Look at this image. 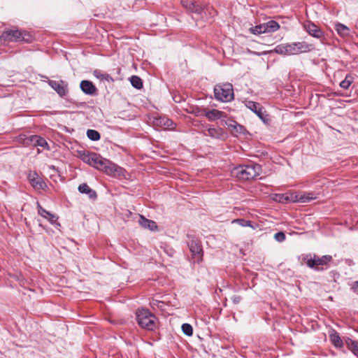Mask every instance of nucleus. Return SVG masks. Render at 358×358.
<instances>
[{
    "label": "nucleus",
    "mask_w": 358,
    "mask_h": 358,
    "mask_svg": "<svg viewBox=\"0 0 358 358\" xmlns=\"http://www.w3.org/2000/svg\"><path fill=\"white\" fill-rule=\"evenodd\" d=\"M316 197L313 192L292 193V202L307 203L315 199Z\"/></svg>",
    "instance_id": "obj_12"
},
{
    "label": "nucleus",
    "mask_w": 358,
    "mask_h": 358,
    "mask_svg": "<svg viewBox=\"0 0 358 358\" xmlns=\"http://www.w3.org/2000/svg\"><path fill=\"white\" fill-rule=\"evenodd\" d=\"M139 224L142 227L148 229L150 231H155L158 227L157 223L155 221L148 220L143 215H140Z\"/></svg>",
    "instance_id": "obj_18"
},
{
    "label": "nucleus",
    "mask_w": 358,
    "mask_h": 358,
    "mask_svg": "<svg viewBox=\"0 0 358 358\" xmlns=\"http://www.w3.org/2000/svg\"><path fill=\"white\" fill-rule=\"evenodd\" d=\"M302 259L308 268L320 272L328 268L329 263L333 261V257L329 255L320 257L315 254H309L303 257Z\"/></svg>",
    "instance_id": "obj_2"
},
{
    "label": "nucleus",
    "mask_w": 358,
    "mask_h": 358,
    "mask_svg": "<svg viewBox=\"0 0 358 358\" xmlns=\"http://www.w3.org/2000/svg\"><path fill=\"white\" fill-rule=\"evenodd\" d=\"M201 115L210 121H215L227 117V114L224 112L217 109L208 110L204 108L201 110Z\"/></svg>",
    "instance_id": "obj_13"
},
{
    "label": "nucleus",
    "mask_w": 358,
    "mask_h": 358,
    "mask_svg": "<svg viewBox=\"0 0 358 358\" xmlns=\"http://www.w3.org/2000/svg\"><path fill=\"white\" fill-rule=\"evenodd\" d=\"M81 90L87 95H96L98 90L92 82L87 80H82L80 84Z\"/></svg>",
    "instance_id": "obj_15"
},
{
    "label": "nucleus",
    "mask_w": 358,
    "mask_h": 358,
    "mask_svg": "<svg viewBox=\"0 0 358 358\" xmlns=\"http://www.w3.org/2000/svg\"><path fill=\"white\" fill-rule=\"evenodd\" d=\"M261 171L262 168L260 165L257 164H250L236 167L233 173L238 178L248 180L255 179L259 176Z\"/></svg>",
    "instance_id": "obj_3"
},
{
    "label": "nucleus",
    "mask_w": 358,
    "mask_h": 358,
    "mask_svg": "<svg viewBox=\"0 0 358 358\" xmlns=\"http://www.w3.org/2000/svg\"><path fill=\"white\" fill-rule=\"evenodd\" d=\"M30 141L34 145H38V146L42 147L43 148H47L48 149V145L46 140L39 136H37V135L31 136L30 137Z\"/></svg>",
    "instance_id": "obj_23"
},
{
    "label": "nucleus",
    "mask_w": 358,
    "mask_h": 358,
    "mask_svg": "<svg viewBox=\"0 0 358 358\" xmlns=\"http://www.w3.org/2000/svg\"><path fill=\"white\" fill-rule=\"evenodd\" d=\"M306 31L312 36L321 38L324 36L323 31L315 24L308 22L303 25Z\"/></svg>",
    "instance_id": "obj_14"
},
{
    "label": "nucleus",
    "mask_w": 358,
    "mask_h": 358,
    "mask_svg": "<svg viewBox=\"0 0 358 358\" xmlns=\"http://www.w3.org/2000/svg\"><path fill=\"white\" fill-rule=\"evenodd\" d=\"M78 191L82 194H86L90 199H96L97 197L96 192L91 189L87 184L83 183L79 185Z\"/></svg>",
    "instance_id": "obj_20"
},
{
    "label": "nucleus",
    "mask_w": 358,
    "mask_h": 358,
    "mask_svg": "<svg viewBox=\"0 0 358 358\" xmlns=\"http://www.w3.org/2000/svg\"><path fill=\"white\" fill-rule=\"evenodd\" d=\"M353 82V77L348 74L345 79L340 83V87L344 90H348Z\"/></svg>",
    "instance_id": "obj_30"
},
{
    "label": "nucleus",
    "mask_w": 358,
    "mask_h": 358,
    "mask_svg": "<svg viewBox=\"0 0 358 358\" xmlns=\"http://www.w3.org/2000/svg\"><path fill=\"white\" fill-rule=\"evenodd\" d=\"M231 299L234 304H238L241 301L242 297L241 296L234 295L231 296Z\"/></svg>",
    "instance_id": "obj_38"
},
{
    "label": "nucleus",
    "mask_w": 358,
    "mask_h": 358,
    "mask_svg": "<svg viewBox=\"0 0 358 358\" xmlns=\"http://www.w3.org/2000/svg\"><path fill=\"white\" fill-rule=\"evenodd\" d=\"M215 98L222 102H229L234 100L233 86L230 83L216 85L214 87Z\"/></svg>",
    "instance_id": "obj_5"
},
{
    "label": "nucleus",
    "mask_w": 358,
    "mask_h": 358,
    "mask_svg": "<svg viewBox=\"0 0 358 358\" xmlns=\"http://www.w3.org/2000/svg\"><path fill=\"white\" fill-rule=\"evenodd\" d=\"M189 241L187 245L192 253V258L194 263H200L203 261V251L201 242L194 236H187Z\"/></svg>",
    "instance_id": "obj_7"
},
{
    "label": "nucleus",
    "mask_w": 358,
    "mask_h": 358,
    "mask_svg": "<svg viewBox=\"0 0 358 358\" xmlns=\"http://www.w3.org/2000/svg\"><path fill=\"white\" fill-rule=\"evenodd\" d=\"M87 137L92 141H98L101 138L99 132L94 129H88L87 131Z\"/></svg>",
    "instance_id": "obj_33"
},
{
    "label": "nucleus",
    "mask_w": 358,
    "mask_h": 358,
    "mask_svg": "<svg viewBox=\"0 0 358 358\" xmlns=\"http://www.w3.org/2000/svg\"><path fill=\"white\" fill-rule=\"evenodd\" d=\"M188 9L189 11L200 15L201 16L203 12L204 11V8L201 6L194 2L189 3Z\"/></svg>",
    "instance_id": "obj_27"
},
{
    "label": "nucleus",
    "mask_w": 358,
    "mask_h": 358,
    "mask_svg": "<svg viewBox=\"0 0 358 358\" xmlns=\"http://www.w3.org/2000/svg\"><path fill=\"white\" fill-rule=\"evenodd\" d=\"M29 36L24 31L18 29H6L0 36L2 43L29 41L26 36Z\"/></svg>",
    "instance_id": "obj_6"
},
{
    "label": "nucleus",
    "mask_w": 358,
    "mask_h": 358,
    "mask_svg": "<svg viewBox=\"0 0 358 358\" xmlns=\"http://www.w3.org/2000/svg\"><path fill=\"white\" fill-rule=\"evenodd\" d=\"M79 156L85 163L108 175H113L117 171V165L96 152L84 150L79 152Z\"/></svg>",
    "instance_id": "obj_1"
},
{
    "label": "nucleus",
    "mask_w": 358,
    "mask_h": 358,
    "mask_svg": "<svg viewBox=\"0 0 358 358\" xmlns=\"http://www.w3.org/2000/svg\"><path fill=\"white\" fill-rule=\"evenodd\" d=\"M138 325L146 330L153 331L157 327V317L148 309H138L136 313Z\"/></svg>",
    "instance_id": "obj_4"
},
{
    "label": "nucleus",
    "mask_w": 358,
    "mask_h": 358,
    "mask_svg": "<svg viewBox=\"0 0 358 358\" xmlns=\"http://www.w3.org/2000/svg\"><path fill=\"white\" fill-rule=\"evenodd\" d=\"M329 274H330L332 277H334V278H335L336 276H338V275H339L337 271H331V272L329 273Z\"/></svg>",
    "instance_id": "obj_41"
},
{
    "label": "nucleus",
    "mask_w": 358,
    "mask_h": 358,
    "mask_svg": "<svg viewBox=\"0 0 358 358\" xmlns=\"http://www.w3.org/2000/svg\"><path fill=\"white\" fill-rule=\"evenodd\" d=\"M38 213L43 217L47 219L51 224H54L57 220V217L50 212L44 209L38 202H37Z\"/></svg>",
    "instance_id": "obj_17"
},
{
    "label": "nucleus",
    "mask_w": 358,
    "mask_h": 358,
    "mask_svg": "<svg viewBox=\"0 0 358 358\" xmlns=\"http://www.w3.org/2000/svg\"><path fill=\"white\" fill-rule=\"evenodd\" d=\"M287 43L286 44H280L277 45L273 50L269 51V52H275L277 54L282 55H288V50L287 48Z\"/></svg>",
    "instance_id": "obj_28"
},
{
    "label": "nucleus",
    "mask_w": 358,
    "mask_h": 358,
    "mask_svg": "<svg viewBox=\"0 0 358 358\" xmlns=\"http://www.w3.org/2000/svg\"><path fill=\"white\" fill-rule=\"evenodd\" d=\"M155 123L164 129H173L175 126V123L171 120L165 117L157 118Z\"/></svg>",
    "instance_id": "obj_19"
},
{
    "label": "nucleus",
    "mask_w": 358,
    "mask_h": 358,
    "mask_svg": "<svg viewBox=\"0 0 358 358\" xmlns=\"http://www.w3.org/2000/svg\"><path fill=\"white\" fill-rule=\"evenodd\" d=\"M352 291L356 293L357 294H358V280L355 281L354 282V284L352 285Z\"/></svg>",
    "instance_id": "obj_39"
},
{
    "label": "nucleus",
    "mask_w": 358,
    "mask_h": 358,
    "mask_svg": "<svg viewBox=\"0 0 358 358\" xmlns=\"http://www.w3.org/2000/svg\"><path fill=\"white\" fill-rule=\"evenodd\" d=\"M329 339L332 344L337 348H341L343 346V342L341 340L338 333L336 331H333L329 335Z\"/></svg>",
    "instance_id": "obj_22"
},
{
    "label": "nucleus",
    "mask_w": 358,
    "mask_h": 358,
    "mask_svg": "<svg viewBox=\"0 0 358 358\" xmlns=\"http://www.w3.org/2000/svg\"><path fill=\"white\" fill-rule=\"evenodd\" d=\"M275 201H278L280 203H286V202H292L291 200V194H275Z\"/></svg>",
    "instance_id": "obj_32"
},
{
    "label": "nucleus",
    "mask_w": 358,
    "mask_h": 358,
    "mask_svg": "<svg viewBox=\"0 0 358 358\" xmlns=\"http://www.w3.org/2000/svg\"><path fill=\"white\" fill-rule=\"evenodd\" d=\"M182 331L185 335L189 336L193 334V328L187 323H185L182 325Z\"/></svg>",
    "instance_id": "obj_36"
},
{
    "label": "nucleus",
    "mask_w": 358,
    "mask_h": 358,
    "mask_svg": "<svg viewBox=\"0 0 358 358\" xmlns=\"http://www.w3.org/2000/svg\"><path fill=\"white\" fill-rule=\"evenodd\" d=\"M346 345L348 348L357 356L358 357V341H354L350 338H348L346 341Z\"/></svg>",
    "instance_id": "obj_26"
},
{
    "label": "nucleus",
    "mask_w": 358,
    "mask_h": 358,
    "mask_svg": "<svg viewBox=\"0 0 358 358\" xmlns=\"http://www.w3.org/2000/svg\"><path fill=\"white\" fill-rule=\"evenodd\" d=\"M28 178L31 185L37 190L44 189L46 184L41 177H40L36 172H30Z\"/></svg>",
    "instance_id": "obj_11"
},
{
    "label": "nucleus",
    "mask_w": 358,
    "mask_h": 358,
    "mask_svg": "<svg viewBox=\"0 0 358 358\" xmlns=\"http://www.w3.org/2000/svg\"><path fill=\"white\" fill-rule=\"evenodd\" d=\"M250 31L254 34H260L266 33L263 24L256 25L254 27L250 28Z\"/></svg>",
    "instance_id": "obj_34"
},
{
    "label": "nucleus",
    "mask_w": 358,
    "mask_h": 358,
    "mask_svg": "<svg viewBox=\"0 0 358 358\" xmlns=\"http://www.w3.org/2000/svg\"><path fill=\"white\" fill-rule=\"evenodd\" d=\"M203 130L202 134L205 136H210L213 138L224 140L227 137V133L224 129L220 127H215L214 125L206 124L203 127Z\"/></svg>",
    "instance_id": "obj_9"
},
{
    "label": "nucleus",
    "mask_w": 358,
    "mask_h": 358,
    "mask_svg": "<svg viewBox=\"0 0 358 358\" xmlns=\"http://www.w3.org/2000/svg\"><path fill=\"white\" fill-rule=\"evenodd\" d=\"M93 75L98 79L101 80H106L108 83H113L114 82V79L108 73H103L101 72V71L98 69H95L93 71Z\"/></svg>",
    "instance_id": "obj_25"
},
{
    "label": "nucleus",
    "mask_w": 358,
    "mask_h": 358,
    "mask_svg": "<svg viewBox=\"0 0 358 358\" xmlns=\"http://www.w3.org/2000/svg\"><path fill=\"white\" fill-rule=\"evenodd\" d=\"M334 28L338 34L342 37L348 36L350 35V29L345 24L337 22L335 24Z\"/></svg>",
    "instance_id": "obj_24"
},
{
    "label": "nucleus",
    "mask_w": 358,
    "mask_h": 358,
    "mask_svg": "<svg viewBox=\"0 0 358 358\" xmlns=\"http://www.w3.org/2000/svg\"><path fill=\"white\" fill-rule=\"evenodd\" d=\"M275 239L278 242H282L285 240V234L282 231L277 232L274 236Z\"/></svg>",
    "instance_id": "obj_37"
},
{
    "label": "nucleus",
    "mask_w": 358,
    "mask_h": 358,
    "mask_svg": "<svg viewBox=\"0 0 358 358\" xmlns=\"http://www.w3.org/2000/svg\"><path fill=\"white\" fill-rule=\"evenodd\" d=\"M131 85L136 89L141 90L143 87L142 79L137 76H132L130 78Z\"/></svg>",
    "instance_id": "obj_29"
},
{
    "label": "nucleus",
    "mask_w": 358,
    "mask_h": 358,
    "mask_svg": "<svg viewBox=\"0 0 358 358\" xmlns=\"http://www.w3.org/2000/svg\"><path fill=\"white\" fill-rule=\"evenodd\" d=\"M266 33H272L280 29V24L275 20H269L263 23Z\"/></svg>",
    "instance_id": "obj_21"
},
{
    "label": "nucleus",
    "mask_w": 358,
    "mask_h": 358,
    "mask_svg": "<svg viewBox=\"0 0 358 358\" xmlns=\"http://www.w3.org/2000/svg\"><path fill=\"white\" fill-rule=\"evenodd\" d=\"M234 127L231 129L232 134L238 136V134H243L245 131V129L243 126L236 123H233Z\"/></svg>",
    "instance_id": "obj_31"
},
{
    "label": "nucleus",
    "mask_w": 358,
    "mask_h": 358,
    "mask_svg": "<svg viewBox=\"0 0 358 358\" xmlns=\"http://www.w3.org/2000/svg\"><path fill=\"white\" fill-rule=\"evenodd\" d=\"M287 48L288 50V55L308 52L314 49L312 44H309L305 41L287 43Z\"/></svg>",
    "instance_id": "obj_8"
},
{
    "label": "nucleus",
    "mask_w": 358,
    "mask_h": 358,
    "mask_svg": "<svg viewBox=\"0 0 358 358\" xmlns=\"http://www.w3.org/2000/svg\"><path fill=\"white\" fill-rule=\"evenodd\" d=\"M248 108L254 112L261 120L265 121V117L263 112V107L260 103L252 101H248L245 103Z\"/></svg>",
    "instance_id": "obj_16"
},
{
    "label": "nucleus",
    "mask_w": 358,
    "mask_h": 358,
    "mask_svg": "<svg viewBox=\"0 0 358 358\" xmlns=\"http://www.w3.org/2000/svg\"><path fill=\"white\" fill-rule=\"evenodd\" d=\"M225 123L228 126V127L230 129H231L234 127L233 123H236V122L234 121V120H229V121L226 122Z\"/></svg>",
    "instance_id": "obj_40"
},
{
    "label": "nucleus",
    "mask_w": 358,
    "mask_h": 358,
    "mask_svg": "<svg viewBox=\"0 0 358 358\" xmlns=\"http://www.w3.org/2000/svg\"><path fill=\"white\" fill-rule=\"evenodd\" d=\"M48 85L59 94L61 97H64L68 94V83L62 80L57 81L49 80Z\"/></svg>",
    "instance_id": "obj_10"
},
{
    "label": "nucleus",
    "mask_w": 358,
    "mask_h": 358,
    "mask_svg": "<svg viewBox=\"0 0 358 358\" xmlns=\"http://www.w3.org/2000/svg\"><path fill=\"white\" fill-rule=\"evenodd\" d=\"M231 222L237 223L242 227H252V222L250 220H244V219H236V220H234Z\"/></svg>",
    "instance_id": "obj_35"
}]
</instances>
